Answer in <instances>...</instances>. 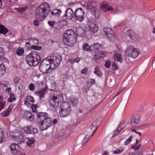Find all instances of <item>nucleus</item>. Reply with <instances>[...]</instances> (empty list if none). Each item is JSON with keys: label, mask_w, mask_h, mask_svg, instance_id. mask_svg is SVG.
Masks as SVG:
<instances>
[{"label": "nucleus", "mask_w": 155, "mask_h": 155, "mask_svg": "<svg viewBox=\"0 0 155 155\" xmlns=\"http://www.w3.org/2000/svg\"><path fill=\"white\" fill-rule=\"evenodd\" d=\"M17 140H18L19 141H22V139L23 138V136L22 135H19L18 136H16L15 137Z\"/></svg>", "instance_id": "obj_54"}, {"label": "nucleus", "mask_w": 155, "mask_h": 155, "mask_svg": "<svg viewBox=\"0 0 155 155\" xmlns=\"http://www.w3.org/2000/svg\"><path fill=\"white\" fill-rule=\"evenodd\" d=\"M83 49L85 51H91L90 50V46H89L88 44L86 43L84 44L83 46Z\"/></svg>", "instance_id": "obj_37"}, {"label": "nucleus", "mask_w": 155, "mask_h": 155, "mask_svg": "<svg viewBox=\"0 0 155 155\" xmlns=\"http://www.w3.org/2000/svg\"><path fill=\"white\" fill-rule=\"evenodd\" d=\"M35 139L32 138L29 139L28 141L26 142V144L29 147H33L34 145Z\"/></svg>", "instance_id": "obj_30"}, {"label": "nucleus", "mask_w": 155, "mask_h": 155, "mask_svg": "<svg viewBox=\"0 0 155 155\" xmlns=\"http://www.w3.org/2000/svg\"><path fill=\"white\" fill-rule=\"evenodd\" d=\"M90 137L89 135H86L85 136L82 142V144L83 145H84L87 142L89 138Z\"/></svg>", "instance_id": "obj_42"}, {"label": "nucleus", "mask_w": 155, "mask_h": 155, "mask_svg": "<svg viewBox=\"0 0 155 155\" xmlns=\"http://www.w3.org/2000/svg\"><path fill=\"white\" fill-rule=\"evenodd\" d=\"M140 116L139 115H137L135 116H132L130 119L131 123L130 124L131 126L134 127L137 125L139 122L140 119Z\"/></svg>", "instance_id": "obj_14"}, {"label": "nucleus", "mask_w": 155, "mask_h": 155, "mask_svg": "<svg viewBox=\"0 0 155 155\" xmlns=\"http://www.w3.org/2000/svg\"><path fill=\"white\" fill-rule=\"evenodd\" d=\"M4 137V135L3 134V132L2 131L0 132V143L2 142Z\"/></svg>", "instance_id": "obj_53"}, {"label": "nucleus", "mask_w": 155, "mask_h": 155, "mask_svg": "<svg viewBox=\"0 0 155 155\" xmlns=\"http://www.w3.org/2000/svg\"><path fill=\"white\" fill-rule=\"evenodd\" d=\"M102 48V45L98 43H95L90 45V50L93 53L98 52Z\"/></svg>", "instance_id": "obj_11"}, {"label": "nucleus", "mask_w": 155, "mask_h": 155, "mask_svg": "<svg viewBox=\"0 0 155 155\" xmlns=\"http://www.w3.org/2000/svg\"><path fill=\"white\" fill-rule=\"evenodd\" d=\"M53 61L57 64V65L59 64L62 60V57L59 54H54L52 59Z\"/></svg>", "instance_id": "obj_19"}, {"label": "nucleus", "mask_w": 155, "mask_h": 155, "mask_svg": "<svg viewBox=\"0 0 155 155\" xmlns=\"http://www.w3.org/2000/svg\"><path fill=\"white\" fill-rule=\"evenodd\" d=\"M5 68L3 64H0V76H2L5 72Z\"/></svg>", "instance_id": "obj_32"}, {"label": "nucleus", "mask_w": 155, "mask_h": 155, "mask_svg": "<svg viewBox=\"0 0 155 155\" xmlns=\"http://www.w3.org/2000/svg\"><path fill=\"white\" fill-rule=\"evenodd\" d=\"M55 66H57V64L54 62H52V61H51V63L50 64L49 68L51 69L52 71L55 68Z\"/></svg>", "instance_id": "obj_43"}, {"label": "nucleus", "mask_w": 155, "mask_h": 155, "mask_svg": "<svg viewBox=\"0 0 155 155\" xmlns=\"http://www.w3.org/2000/svg\"><path fill=\"white\" fill-rule=\"evenodd\" d=\"M52 59H46L43 60L41 63L47 65L48 66H49L50 64L51 63V61H52Z\"/></svg>", "instance_id": "obj_36"}, {"label": "nucleus", "mask_w": 155, "mask_h": 155, "mask_svg": "<svg viewBox=\"0 0 155 155\" xmlns=\"http://www.w3.org/2000/svg\"><path fill=\"white\" fill-rule=\"evenodd\" d=\"M16 53L18 56L22 55L24 53V50L23 48H19L16 50Z\"/></svg>", "instance_id": "obj_31"}, {"label": "nucleus", "mask_w": 155, "mask_h": 155, "mask_svg": "<svg viewBox=\"0 0 155 155\" xmlns=\"http://www.w3.org/2000/svg\"><path fill=\"white\" fill-rule=\"evenodd\" d=\"M24 130L25 133L33 135H35L38 132L37 129L32 126L25 127Z\"/></svg>", "instance_id": "obj_12"}, {"label": "nucleus", "mask_w": 155, "mask_h": 155, "mask_svg": "<svg viewBox=\"0 0 155 155\" xmlns=\"http://www.w3.org/2000/svg\"><path fill=\"white\" fill-rule=\"evenodd\" d=\"M80 60V58H76L74 60L71 59V60H70V61L71 62V63H74L75 62V61L76 62H78Z\"/></svg>", "instance_id": "obj_56"}, {"label": "nucleus", "mask_w": 155, "mask_h": 155, "mask_svg": "<svg viewBox=\"0 0 155 155\" xmlns=\"http://www.w3.org/2000/svg\"><path fill=\"white\" fill-rule=\"evenodd\" d=\"M52 124V121L48 116L44 121L43 122H38V125L40 130L42 131L46 130Z\"/></svg>", "instance_id": "obj_6"}, {"label": "nucleus", "mask_w": 155, "mask_h": 155, "mask_svg": "<svg viewBox=\"0 0 155 155\" xmlns=\"http://www.w3.org/2000/svg\"><path fill=\"white\" fill-rule=\"evenodd\" d=\"M2 100V97L0 96V107H4L5 104V102L1 101Z\"/></svg>", "instance_id": "obj_50"}, {"label": "nucleus", "mask_w": 155, "mask_h": 155, "mask_svg": "<svg viewBox=\"0 0 155 155\" xmlns=\"http://www.w3.org/2000/svg\"><path fill=\"white\" fill-rule=\"evenodd\" d=\"M18 11L21 12L25 11L26 10V7H20L15 9Z\"/></svg>", "instance_id": "obj_44"}, {"label": "nucleus", "mask_w": 155, "mask_h": 155, "mask_svg": "<svg viewBox=\"0 0 155 155\" xmlns=\"http://www.w3.org/2000/svg\"><path fill=\"white\" fill-rule=\"evenodd\" d=\"M74 13L72 9L70 8H67L65 11V15L68 19H72L74 18Z\"/></svg>", "instance_id": "obj_18"}, {"label": "nucleus", "mask_w": 155, "mask_h": 155, "mask_svg": "<svg viewBox=\"0 0 155 155\" xmlns=\"http://www.w3.org/2000/svg\"><path fill=\"white\" fill-rule=\"evenodd\" d=\"M38 107H31V108L32 109V111L33 112L36 113L37 114H38V113L39 112H38V111L37 109V108Z\"/></svg>", "instance_id": "obj_59"}, {"label": "nucleus", "mask_w": 155, "mask_h": 155, "mask_svg": "<svg viewBox=\"0 0 155 155\" xmlns=\"http://www.w3.org/2000/svg\"><path fill=\"white\" fill-rule=\"evenodd\" d=\"M139 53V52L138 49L134 48L133 46L128 47L125 50V54L127 56L131 57L134 58L137 57Z\"/></svg>", "instance_id": "obj_5"}, {"label": "nucleus", "mask_w": 155, "mask_h": 155, "mask_svg": "<svg viewBox=\"0 0 155 155\" xmlns=\"http://www.w3.org/2000/svg\"><path fill=\"white\" fill-rule=\"evenodd\" d=\"M12 109V108H10V107H8V109L6 110L2 113V115L4 117H6L8 116L11 112Z\"/></svg>", "instance_id": "obj_28"}, {"label": "nucleus", "mask_w": 155, "mask_h": 155, "mask_svg": "<svg viewBox=\"0 0 155 155\" xmlns=\"http://www.w3.org/2000/svg\"><path fill=\"white\" fill-rule=\"evenodd\" d=\"M112 70H115L118 68V67L117 64H116L114 62H113V63L112 64Z\"/></svg>", "instance_id": "obj_51"}, {"label": "nucleus", "mask_w": 155, "mask_h": 155, "mask_svg": "<svg viewBox=\"0 0 155 155\" xmlns=\"http://www.w3.org/2000/svg\"><path fill=\"white\" fill-rule=\"evenodd\" d=\"M114 58L115 59L116 58L117 61L121 63L122 62V59L121 55L120 54H116V55H115Z\"/></svg>", "instance_id": "obj_38"}, {"label": "nucleus", "mask_w": 155, "mask_h": 155, "mask_svg": "<svg viewBox=\"0 0 155 155\" xmlns=\"http://www.w3.org/2000/svg\"><path fill=\"white\" fill-rule=\"evenodd\" d=\"M46 92V90L45 88L40 90L37 92V94L39 96L40 100L44 97V94Z\"/></svg>", "instance_id": "obj_27"}, {"label": "nucleus", "mask_w": 155, "mask_h": 155, "mask_svg": "<svg viewBox=\"0 0 155 155\" xmlns=\"http://www.w3.org/2000/svg\"><path fill=\"white\" fill-rule=\"evenodd\" d=\"M30 48L31 49L36 50L37 51H40L42 49L41 47L37 46L35 45H31Z\"/></svg>", "instance_id": "obj_40"}, {"label": "nucleus", "mask_w": 155, "mask_h": 155, "mask_svg": "<svg viewBox=\"0 0 155 155\" xmlns=\"http://www.w3.org/2000/svg\"><path fill=\"white\" fill-rule=\"evenodd\" d=\"M62 93L58 91H53L50 94L49 103L52 107H58L59 103L61 101H56L58 98L62 97Z\"/></svg>", "instance_id": "obj_4"}, {"label": "nucleus", "mask_w": 155, "mask_h": 155, "mask_svg": "<svg viewBox=\"0 0 155 155\" xmlns=\"http://www.w3.org/2000/svg\"><path fill=\"white\" fill-rule=\"evenodd\" d=\"M89 26L90 30L93 33L97 32L98 30L97 25L94 20L90 21Z\"/></svg>", "instance_id": "obj_13"}, {"label": "nucleus", "mask_w": 155, "mask_h": 155, "mask_svg": "<svg viewBox=\"0 0 155 155\" xmlns=\"http://www.w3.org/2000/svg\"><path fill=\"white\" fill-rule=\"evenodd\" d=\"M98 121L99 120L96 119L92 123L91 126V129L94 130V132H96L98 128V126L97 124V123H98Z\"/></svg>", "instance_id": "obj_25"}, {"label": "nucleus", "mask_w": 155, "mask_h": 155, "mask_svg": "<svg viewBox=\"0 0 155 155\" xmlns=\"http://www.w3.org/2000/svg\"><path fill=\"white\" fill-rule=\"evenodd\" d=\"M124 37L127 40L129 39L133 40L137 39V36L132 30L127 31L124 34Z\"/></svg>", "instance_id": "obj_8"}, {"label": "nucleus", "mask_w": 155, "mask_h": 155, "mask_svg": "<svg viewBox=\"0 0 155 155\" xmlns=\"http://www.w3.org/2000/svg\"><path fill=\"white\" fill-rule=\"evenodd\" d=\"M78 98L75 97L74 100H72L71 101L70 103L73 106H74L76 105V104L78 103Z\"/></svg>", "instance_id": "obj_41"}, {"label": "nucleus", "mask_w": 155, "mask_h": 155, "mask_svg": "<svg viewBox=\"0 0 155 155\" xmlns=\"http://www.w3.org/2000/svg\"><path fill=\"white\" fill-rule=\"evenodd\" d=\"M41 60V58L39 53L37 51L31 52L25 58L26 62L31 66H36Z\"/></svg>", "instance_id": "obj_2"}, {"label": "nucleus", "mask_w": 155, "mask_h": 155, "mask_svg": "<svg viewBox=\"0 0 155 155\" xmlns=\"http://www.w3.org/2000/svg\"><path fill=\"white\" fill-rule=\"evenodd\" d=\"M39 20H40L39 18H35V19L33 21L34 25L36 26H39L40 24Z\"/></svg>", "instance_id": "obj_46"}, {"label": "nucleus", "mask_w": 155, "mask_h": 155, "mask_svg": "<svg viewBox=\"0 0 155 155\" xmlns=\"http://www.w3.org/2000/svg\"><path fill=\"white\" fill-rule=\"evenodd\" d=\"M54 12H51V14L52 15H55L58 16L60 15L61 13V11L57 9H55L54 10Z\"/></svg>", "instance_id": "obj_39"}, {"label": "nucleus", "mask_w": 155, "mask_h": 155, "mask_svg": "<svg viewBox=\"0 0 155 155\" xmlns=\"http://www.w3.org/2000/svg\"><path fill=\"white\" fill-rule=\"evenodd\" d=\"M132 138V136H130L128 139L126 140L125 141L124 143V145H127L129 143H130Z\"/></svg>", "instance_id": "obj_45"}, {"label": "nucleus", "mask_w": 155, "mask_h": 155, "mask_svg": "<svg viewBox=\"0 0 155 155\" xmlns=\"http://www.w3.org/2000/svg\"><path fill=\"white\" fill-rule=\"evenodd\" d=\"M99 69L100 67L97 66H96L94 69V73L98 76L101 77L102 74L101 72L99 71Z\"/></svg>", "instance_id": "obj_29"}, {"label": "nucleus", "mask_w": 155, "mask_h": 155, "mask_svg": "<svg viewBox=\"0 0 155 155\" xmlns=\"http://www.w3.org/2000/svg\"><path fill=\"white\" fill-rule=\"evenodd\" d=\"M48 115L45 112H39L37 114V120L38 122H43L47 118Z\"/></svg>", "instance_id": "obj_17"}, {"label": "nucleus", "mask_w": 155, "mask_h": 155, "mask_svg": "<svg viewBox=\"0 0 155 155\" xmlns=\"http://www.w3.org/2000/svg\"><path fill=\"white\" fill-rule=\"evenodd\" d=\"M19 81L20 78L18 77H15L13 79V81L15 83H18Z\"/></svg>", "instance_id": "obj_60"}, {"label": "nucleus", "mask_w": 155, "mask_h": 155, "mask_svg": "<svg viewBox=\"0 0 155 155\" xmlns=\"http://www.w3.org/2000/svg\"><path fill=\"white\" fill-rule=\"evenodd\" d=\"M15 99V96L12 94V95H10V97L8 99V101L9 102H11Z\"/></svg>", "instance_id": "obj_48"}, {"label": "nucleus", "mask_w": 155, "mask_h": 155, "mask_svg": "<svg viewBox=\"0 0 155 155\" xmlns=\"http://www.w3.org/2000/svg\"><path fill=\"white\" fill-rule=\"evenodd\" d=\"M88 71V70L87 68L85 67L82 70L81 73L82 74H87Z\"/></svg>", "instance_id": "obj_52"}, {"label": "nucleus", "mask_w": 155, "mask_h": 155, "mask_svg": "<svg viewBox=\"0 0 155 155\" xmlns=\"http://www.w3.org/2000/svg\"><path fill=\"white\" fill-rule=\"evenodd\" d=\"M91 10L93 14L94 15L95 18H98L101 16V12L99 10L95 7H92Z\"/></svg>", "instance_id": "obj_20"}, {"label": "nucleus", "mask_w": 155, "mask_h": 155, "mask_svg": "<svg viewBox=\"0 0 155 155\" xmlns=\"http://www.w3.org/2000/svg\"><path fill=\"white\" fill-rule=\"evenodd\" d=\"M24 115L25 117L27 120L30 121H32L34 117L32 113L31 112L27 111L25 112Z\"/></svg>", "instance_id": "obj_23"}, {"label": "nucleus", "mask_w": 155, "mask_h": 155, "mask_svg": "<svg viewBox=\"0 0 155 155\" xmlns=\"http://www.w3.org/2000/svg\"><path fill=\"white\" fill-rule=\"evenodd\" d=\"M105 62V67L107 68H109L111 65L110 61L108 60H107Z\"/></svg>", "instance_id": "obj_49"}, {"label": "nucleus", "mask_w": 155, "mask_h": 155, "mask_svg": "<svg viewBox=\"0 0 155 155\" xmlns=\"http://www.w3.org/2000/svg\"><path fill=\"white\" fill-rule=\"evenodd\" d=\"M120 130L118 129L117 130H115V131L114 132V135L112 137H114L115 136H116L117 134H118L120 132Z\"/></svg>", "instance_id": "obj_61"}, {"label": "nucleus", "mask_w": 155, "mask_h": 155, "mask_svg": "<svg viewBox=\"0 0 155 155\" xmlns=\"http://www.w3.org/2000/svg\"><path fill=\"white\" fill-rule=\"evenodd\" d=\"M71 111V107H63L61 108L59 112V114L61 117H64L68 115Z\"/></svg>", "instance_id": "obj_10"}, {"label": "nucleus", "mask_w": 155, "mask_h": 155, "mask_svg": "<svg viewBox=\"0 0 155 155\" xmlns=\"http://www.w3.org/2000/svg\"><path fill=\"white\" fill-rule=\"evenodd\" d=\"M127 124L126 122L124 121H122L120 123V125L118 126V129L120 127V130H121L127 126Z\"/></svg>", "instance_id": "obj_35"}, {"label": "nucleus", "mask_w": 155, "mask_h": 155, "mask_svg": "<svg viewBox=\"0 0 155 155\" xmlns=\"http://www.w3.org/2000/svg\"><path fill=\"white\" fill-rule=\"evenodd\" d=\"M84 14L82 9L81 8H79L75 10L74 12V18L76 21L81 22L84 19Z\"/></svg>", "instance_id": "obj_7"}, {"label": "nucleus", "mask_w": 155, "mask_h": 155, "mask_svg": "<svg viewBox=\"0 0 155 155\" xmlns=\"http://www.w3.org/2000/svg\"><path fill=\"white\" fill-rule=\"evenodd\" d=\"M124 150L121 148H118L117 150L114 151V153L115 154H118L121 153Z\"/></svg>", "instance_id": "obj_47"}, {"label": "nucleus", "mask_w": 155, "mask_h": 155, "mask_svg": "<svg viewBox=\"0 0 155 155\" xmlns=\"http://www.w3.org/2000/svg\"><path fill=\"white\" fill-rule=\"evenodd\" d=\"M34 100L32 97H29V100L28 99V101H26L25 102V104L28 105V104H30V107H37V105H33V103L34 102Z\"/></svg>", "instance_id": "obj_22"}, {"label": "nucleus", "mask_w": 155, "mask_h": 155, "mask_svg": "<svg viewBox=\"0 0 155 155\" xmlns=\"http://www.w3.org/2000/svg\"><path fill=\"white\" fill-rule=\"evenodd\" d=\"M55 23L54 21H48V24L50 26L52 27L54 26V23Z\"/></svg>", "instance_id": "obj_57"}, {"label": "nucleus", "mask_w": 155, "mask_h": 155, "mask_svg": "<svg viewBox=\"0 0 155 155\" xmlns=\"http://www.w3.org/2000/svg\"><path fill=\"white\" fill-rule=\"evenodd\" d=\"M49 66L41 63L39 66V69L41 71L43 74L48 73L52 72L51 69H49Z\"/></svg>", "instance_id": "obj_15"}, {"label": "nucleus", "mask_w": 155, "mask_h": 155, "mask_svg": "<svg viewBox=\"0 0 155 155\" xmlns=\"http://www.w3.org/2000/svg\"><path fill=\"white\" fill-rule=\"evenodd\" d=\"M95 81L94 79H90L87 83V88L85 89V90L86 91H88L91 85L95 84Z\"/></svg>", "instance_id": "obj_24"}, {"label": "nucleus", "mask_w": 155, "mask_h": 155, "mask_svg": "<svg viewBox=\"0 0 155 155\" xmlns=\"http://www.w3.org/2000/svg\"><path fill=\"white\" fill-rule=\"evenodd\" d=\"M101 9L104 12H106L107 11H113V9L111 6H108V4L105 1L102 2L100 7Z\"/></svg>", "instance_id": "obj_16"}, {"label": "nucleus", "mask_w": 155, "mask_h": 155, "mask_svg": "<svg viewBox=\"0 0 155 155\" xmlns=\"http://www.w3.org/2000/svg\"><path fill=\"white\" fill-rule=\"evenodd\" d=\"M104 31L106 36L111 41H114L116 39L115 35L113 31L110 28H105Z\"/></svg>", "instance_id": "obj_9"}, {"label": "nucleus", "mask_w": 155, "mask_h": 155, "mask_svg": "<svg viewBox=\"0 0 155 155\" xmlns=\"http://www.w3.org/2000/svg\"><path fill=\"white\" fill-rule=\"evenodd\" d=\"M28 40L30 42H32L33 44L35 45H38L39 43L38 40L36 38H30Z\"/></svg>", "instance_id": "obj_33"}, {"label": "nucleus", "mask_w": 155, "mask_h": 155, "mask_svg": "<svg viewBox=\"0 0 155 155\" xmlns=\"http://www.w3.org/2000/svg\"><path fill=\"white\" fill-rule=\"evenodd\" d=\"M9 31L4 25L0 24V33L4 35H5L6 33L8 32Z\"/></svg>", "instance_id": "obj_26"}, {"label": "nucleus", "mask_w": 155, "mask_h": 155, "mask_svg": "<svg viewBox=\"0 0 155 155\" xmlns=\"http://www.w3.org/2000/svg\"><path fill=\"white\" fill-rule=\"evenodd\" d=\"M25 44L26 47H27L28 48H30V47L31 46H30V44L29 42L26 41Z\"/></svg>", "instance_id": "obj_64"}, {"label": "nucleus", "mask_w": 155, "mask_h": 155, "mask_svg": "<svg viewBox=\"0 0 155 155\" xmlns=\"http://www.w3.org/2000/svg\"><path fill=\"white\" fill-rule=\"evenodd\" d=\"M10 148L12 153L13 154H15L17 153L19 149V147L16 144L12 143L10 146Z\"/></svg>", "instance_id": "obj_21"}, {"label": "nucleus", "mask_w": 155, "mask_h": 155, "mask_svg": "<svg viewBox=\"0 0 155 155\" xmlns=\"http://www.w3.org/2000/svg\"><path fill=\"white\" fill-rule=\"evenodd\" d=\"M29 88L31 91L34 90L35 89V86L34 84H30L29 86Z\"/></svg>", "instance_id": "obj_58"}, {"label": "nucleus", "mask_w": 155, "mask_h": 155, "mask_svg": "<svg viewBox=\"0 0 155 155\" xmlns=\"http://www.w3.org/2000/svg\"><path fill=\"white\" fill-rule=\"evenodd\" d=\"M64 44L69 46H72L76 42L74 32L72 30H66L63 37Z\"/></svg>", "instance_id": "obj_3"}, {"label": "nucleus", "mask_w": 155, "mask_h": 155, "mask_svg": "<svg viewBox=\"0 0 155 155\" xmlns=\"http://www.w3.org/2000/svg\"><path fill=\"white\" fill-rule=\"evenodd\" d=\"M98 53L100 55V57L101 58L103 57L104 56V52L101 51Z\"/></svg>", "instance_id": "obj_62"}, {"label": "nucleus", "mask_w": 155, "mask_h": 155, "mask_svg": "<svg viewBox=\"0 0 155 155\" xmlns=\"http://www.w3.org/2000/svg\"><path fill=\"white\" fill-rule=\"evenodd\" d=\"M50 11V8L46 2H44L38 7L35 11V18H39L40 21L43 20Z\"/></svg>", "instance_id": "obj_1"}, {"label": "nucleus", "mask_w": 155, "mask_h": 155, "mask_svg": "<svg viewBox=\"0 0 155 155\" xmlns=\"http://www.w3.org/2000/svg\"><path fill=\"white\" fill-rule=\"evenodd\" d=\"M4 54V52L2 48L0 47V60L5 61L7 60L6 58H5L3 56Z\"/></svg>", "instance_id": "obj_34"}, {"label": "nucleus", "mask_w": 155, "mask_h": 155, "mask_svg": "<svg viewBox=\"0 0 155 155\" xmlns=\"http://www.w3.org/2000/svg\"><path fill=\"white\" fill-rule=\"evenodd\" d=\"M135 146V145L134 146H133L132 145L130 148L134 149L135 151H136L138 150V148L136 147Z\"/></svg>", "instance_id": "obj_63"}, {"label": "nucleus", "mask_w": 155, "mask_h": 155, "mask_svg": "<svg viewBox=\"0 0 155 155\" xmlns=\"http://www.w3.org/2000/svg\"><path fill=\"white\" fill-rule=\"evenodd\" d=\"M100 58H101L100 57V55L98 53H97V54H95L93 57V58L95 60H97Z\"/></svg>", "instance_id": "obj_55"}]
</instances>
